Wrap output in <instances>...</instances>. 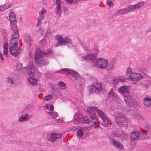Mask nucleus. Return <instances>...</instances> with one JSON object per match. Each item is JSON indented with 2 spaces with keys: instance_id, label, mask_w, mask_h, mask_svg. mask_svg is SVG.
Listing matches in <instances>:
<instances>
[{
  "instance_id": "09e8293b",
  "label": "nucleus",
  "mask_w": 151,
  "mask_h": 151,
  "mask_svg": "<svg viewBox=\"0 0 151 151\" xmlns=\"http://www.w3.org/2000/svg\"><path fill=\"white\" fill-rule=\"evenodd\" d=\"M126 73V74H129L131 75L132 73L131 70L130 68L128 69Z\"/></svg>"
},
{
  "instance_id": "6e6d98bb",
  "label": "nucleus",
  "mask_w": 151,
  "mask_h": 151,
  "mask_svg": "<svg viewBox=\"0 0 151 151\" xmlns=\"http://www.w3.org/2000/svg\"><path fill=\"white\" fill-rule=\"evenodd\" d=\"M40 43H42L43 44H44L45 42V40L44 39H42L41 41H40Z\"/></svg>"
},
{
  "instance_id": "8fccbe9b",
  "label": "nucleus",
  "mask_w": 151,
  "mask_h": 151,
  "mask_svg": "<svg viewBox=\"0 0 151 151\" xmlns=\"http://www.w3.org/2000/svg\"><path fill=\"white\" fill-rule=\"evenodd\" d=\"M56 14L57 15H58L60 17L61 14L60 10H57L56 9Z\"/></svg>"
},
{
  "instance_id": "20e7f679",
  "label": "nucleus",
  "mask_w": 151,
  "mask_h": 151,
  "mask_svg": "<svg viewBox=\"0 0 151 151\" xmlns=\"http://www.w3.org/2000/svg\"><path fill=\"white\" fill-rule=\"evenodd\" d=\"M141 131L137 129L134 130L131 134V138L133 140L143 139L146 138V137L143 134L147 133V131L144 129L141 130Z\"/></svg>"
},
{
  "instance_id": "ddd939ff",
  "label": "nucleus",
  "mask_w": 151,
  "mask_h": 151,
  "mask_svg": "<svg viewBox=\"0 0 151 151\" xmlns=\"http://www.w3.org/2000/svg\"><path fill=\"white\" fill-rule=\"evenodd\" d=\"M98 54V52H96L93 54H89L83 56L82 57V58L87 61H92L93 63V62H96V60H95Z\"/></svg>"
},
{
  "instance_id": "58836bf2",
  "label": "nucleus",
  "mask_w": 151,
  "mask_h": 151,
  "mask_svg": "<svg viewBox=\"0 0 151 151\" xmlns=\"http://www.w3.org/2000/svg\"><path fill=\"white\" fill-rule=\"evenodd\" d=\"M47 11L44 8H43L39 12V15H43L46 13Z\"/></svg>"
},
{
  "instance_id": "de8ad7c7",
  "label": "nucleus",
  "mask_w": 151,
  "mask_h": 151,
  "mask_svg": "<svg viewBox=\"0 0 151 151\" xmlns=\"http://www.w3.org/2000/svg\"><path fill=\"white\" fill-rule=\"evenodd\" d=\"M118 77L119 79V81H121L122 82L124 81L125 79V78L124 77Z\"/></svg>"
},
{
  "instance_id": "7ed1b4c3",
  "label": "nucleus",
  "mask_w": 151,
  "mask_h": 151,
  "mask_svg": "<svg viewBox=\"0 0 151 151\" xmlns=\"http://www.w3.org/2000/svg\"><path fill=\"white\" fill-rule=\"evenodd\" d=\"M51 52L50 50H48L43 52H42L39 49L36 50L34 56V60L35 63L37 65L42 64L44 65L42 54L44 53L45 55H48L51 54Z\"/></svg>"
},
{
  "instance_id": "393cba45",
  "label": "nucleus",
  "mask_w": 151,
  "mask_h": 151,
  "mask_svg": "<svg viewBox=\"0 0 151 151\" xmlns=\"http://www.w3.org/2000/svg\"><path fill=\"white\" fill-rule=\"evenodd\" d=\"M29 83L32 85H36L37 84V81L36 79L33 77H30L29 78Z\"/></svg>"
},
{
  "instance_id": "49530a36",
  "label": "nucleus",
  "mask_w": 151,
  "mask_h": 151,
  "mask_svg": "<svg viewBox=\"0 0 151 151\" xmlns=\"http://www.w3.org/2000/svg\"><path fill=\"white\" fill-rule=\"evenodd\" d=\"M58 85L60 87H65L66 86V84L65 83L63 82H59L58 83Z\"/></svg>"
},
{
  "instance_id": "cd10ccee",
  "label": "nucleus",
  "mask_w": 151,
  "mask_h": 151,
  "mask_svg": "<svg viewBox=\"0 0 151 151\" xmlns=\"http://www.w3.org/2000/svg\"><path fill=\"white\" fill-rule=\"evenodd\" d=\"M136 118L138 120V122L139 124H142L144 123L145 122L144 119L141 115H138L136 116Z\"/></svg>"
},
{
  "instance_id": "a878e982",
  "label": "nucleus",
  "mask_w": 151,
  "mask_h": 151,
  "mask_svg": "<svg viewBox=\"0 0 151 151\" xmlns=\"http://www.w3.org/2000/svg\"><path fill=\"white\" fill-rule=\"evenodd\" d=\"M128 89V88L127 86H124L119 89V91L121 93L124 94L127 91Z\"/></svg>"
},
{
  "instance_id": "2f4dec72",
  "label": "nucleus",
  "mask_w": 151,
  "mask_h": 151,
  "mask_svg": "<svg viewBox=\"0 0 151 151\" xmlns=\"http://www.w3.org/2000/svg\"><path fill=\"white\" fill-rule=\"evenodd\" d=\"M60 0H56V4L57 5L56 9L57 10H60L61 9V5L62 2Z\"/></svg>"
},
{
  "instance_id": "ea45409f",
  "label": "nucleus",
  "mask_w": 151,
  "mask_h": 151,
  "mask_svg": "<svg viewBox=\"0 0 151 151\" xmlns=\"http://www.w3.org/2000/svg\"><path fill=\"white\" fill-rule=\"evenodd\" d=\"M52 96V95H49L46 96L44 97V100L45 101L50 100L51 99Z\"/></svg>"
},
{
  "instance_id": "c756f323",
  "label": "nucleus",
  "mask_w": 151,
  "mask_h": 151,
  "mask_svg": "<svg viewBox=\"0 0 151 151\" xmlns=\"http://www.w3.org/2000/svg\"><path fill=\"white\" fill-rule=\"evenodd\" d=\"M22 63H20L18 65H17L16 67V69L19 71V72H22L23 71L26 70V68H23L21 67L22 66Z\"/></svg>"
},
{
  "instance_id": "a211bd4d",
  "label": "nucleus",
  "mask_w": 151,
  "mask_h": 151,
  "mask_svg": "<svg viewBox=\"0 0 151 151\" xmlns=\"http://www.w3.org/2000/svg\"><path fill=\"white\" fill-rule=\"evenodd\" d=\"M71 40L67 37H64L62 38L61 40L58 41L56 45L57 46H59L61 45H66L68 44L71 42Z\"/></svg>"
},
{
  "instance_id": "aec40b11",
  "label": "nucleus",
  "mask_w": 151,
  "mask_h": 151,
  "mask_svg": "<svg viewBox=\"0 0 151 151\" xmlns=\"http://www.w3.org/2000/svg\"><path fill=\"white\" fill-rule=\"evenodd\" d=\"M82 115L80 114H77L74 116V120L77 124L82 123Z\"/></svg>"
},
{
  "instance_id": "a18cd8bd",
  "label": "nucleus",
  "mask_w": 151,
  "mask_h": 151,
  "mask_svg": "<svg viewBox=\"0 0 151 151\" xmlns=\"http://www.w3.org/2000/svg\"><path fill=\"white\" fill-rule=\"evenodd\" d=\"M63 10L64 11V13L67 14L68 15L69 14V11L68 9L66 7H64L63 8Z\"/></svg>"
},
{
  "instance_id": "5701e85b",
  "label": "nucleus",
  "mask_w": 151,
  "mask_h": 151,
  "mask_svg": "<svg viewBox=\"0 0 151 151\" xmlns=\"http://www.w3.org/2000/svg\"><path fill=\"white\" fill-rule=\"evenodd\" d=\"M25 40L27 43L29 45H31L33 42L32 37L29 34L25 36Z\"/></svg>"
},
{
  "instance_id": "412c9836",
  "label": "nucleus",
  "mask_w": 151,
  "mask_h": 151,
  "mask_svg": "<svg viewBox=\"0 0 151 151\" xmlns=\"http://www.w3.org/2000/svg\"><path fill=\"white\" fill-rule=\"evenodd\" d=\"M127 14L126 8L120 9L115 11L114 15L115 16H118L120 15H124Z\"/></svg>"
},
{
  "instance_id": "f704fd0d",
  "label": "nucleus",
  "mask_w": 151,
  "mask_h": 151,
  "mask_svg": "<svg viewBox=\"0 0 151 151\" xmlns=\"http://www.w3.org/2000/svg\"><path fill=\"white\" fill-rule=\"evenodd\" d=\"M91 86L95 87H98L99 88H102L101 84L100 83H97V82H94L92 84Z\"/></svg>"
},
{
  "instance_id": "39448f33",
  "label": "nucleus",
  "mask_w": 151,
  "mask_h": 151,
  "mask_svg": "<svg viewBox=\"0 0 151 151\" xmlns=\"http://www.w3.org/2000/svg\"><path fill=\"white\" fill-rule=\"evenodd\" d=\"M58 72L67 75L68 77L72 80H75L79 77V74L77 72L67 68L61 69Z\"/></svg>"
},
{
  "instance_id": "0eeeda50",
  "label": "nucleus",
  "mask_w": 151,
  "mask_h": 151,
  "mask_svg": "<svg viewBox=\"0 0 151 151\" xmlns=\"http://www.w3.org/2000/svg\"><path fill=\"white\" fill-rule=\"evenodd\" d=\"M93 64L96 67L100 68L102 69H105L107 67L108 62L104 59L99 58L96 60V62H93Z\"/></svg>"
},
{
  "instance_id": "37998d69",
  "label": "nucleus",
  "mask_w": 151,
  "mask_h": 151,
  "mask_svg": "<svg viewBox=\"0 0 151 151\" xmlns=\"http://www.w3.org/2000/svg\"><path fill=\"white\" fill-rule=\"evenodd\" d=\"M55 38L56 40L58 41H60L62 38V36L59 34L55 36Z\"/></svg>"
},
{
  "instance_id": "e433bc0d",
  "label": "nucleus",
  "mask_w": 151,
  "mask_h": 151,
  "mask_svg": "<svg viewBox=\"0 0 151 151\" xmlns=\"http://www.w3.org/2000/svg\"><path fill=\"white\" fill-rule=\"evenodd\" d=\"M116 96V94L113 91V89H111L110 92L108 94V96L110 97H115Z\"/></svg>"
},
{
  "instance_id": "2eb2a0df",
  "label": "nucleus",
  "mask_w": 151,
  "mask_h": 151,
  "mask_svg": "<svg viewBox=\"0 0 151 151\" xmlns=\"http://www.w3.org/2000/svg\"><path fill=\"white\" fill-rule=\"evenodd\" d=\"M143 77L140 73H132L129 76V79L132 81H136L142 79Z\"/></svg>"
},
{
  "instance_id": "6e6552de",
  "label": "nucleus",
  "mask_w": 151,
  "mask_h": 151,
  "mask_svg": "<svg viewBox=\"0 0 151 151\" xmlns=\"http://www.w3.org/2000/svg\"><path fill=\"white\" fill-rule=\"evenodd\" d=\"M144 3V2L142 1L134 5L128 6L126 8L127 13L138 10L143 6Z\"/></svg>"
},
{
  "instance_id": "4468645a",
  "label": "nucleus",
  "mask_w": 151,
  "mask_h": 151,
  "mask_svg": "<svg viewBox=\"0 0 151 151\" xmlns=\"http://www.w3.org/2000/svg\"><path fill=\"white\" fill-rule=\"evenodd\" d=\"M62 136V135L60 134L52 133L50 134L49 139L51 142L54 143L56 141H58Z\"/></svg>"
},
{
  "instance_id": "5fc2aeb1",
  "label": "nucleus",
  "mask_w": 151,
  "mask_h": 151,
  "mask_svg": "<svg viewBox=\"0 0 151 151\" xmlns=\"http://www.w3.org/2000/svg\"><path fill=\"white\" fill-rule=\"evenodd\" d=\"M82 47L83 48V49L85 50H87L88 47H87L83 46V45H82Z\"/></svg>"
},
{
  "instance_id": "4be33fe9",
  "label": "nucleus",
  "mask_w": 151,
  "mask_h": 151,
  "mask_svg": "<svg viewBox=\"0 0 151 151\" xmlns=\"http://www.w3.org/2000/svg\"><path fill=\"white\" fill-rule=\"evenodd\" d=\"M113 145L116 147H119L121 149L124 148L123 146L118 140L114 139L112 141Z\"/></svg>"
},
{
  "instance_id": "a19ab883",
  "label": "nucleus",
  "mask_w": 151,
  "mask_h": 151,
  "mask_svg": "<svg viewBox=\"0 0 151 151\" xmlns=\"http://www.w3.org/2000/svg\"><path fill=\"white\" fill-rule=\"evenodd\" d=\"M83 133L81 129L78 130L77 132V135L80 137H81L83 135Z\"/></svg>"
},
{
  "instance_id": "9b49d317",
  "label": "nucleus",
  "mask_w": 151,
  "mask_h": 151,
  "mask_svg": "<svg viewBox=\"0 0 151 151\" xmlns=\"http://www.w3.org/2000/svg\"><path fill=\"white\" fill-rule=\"evenodd\" d=\"M21 48L18 47L17 45L10 46L9 51L12 55L17 56L20 53Z\"/></svg>"
},
{
  "instance_id": "f8f14e48",
  "label": "nucleus",
  "mask_w": 151,
  "mask_h": 151,
  "mask_svg": "<svg viewBox=\"0 0 151 151\" xmlns=\"http://www.w3.org/2000/svg\"><path fill=\"white\" fill-rule=\"evenodd\" d=\"M45 106L47 110L50 111V112H48L47 111H45L48 115L54 118H56L58 116L57 112L52 111L54 108V106L52 105L47 104Z\"/></svg>"
},
{
  "instance_id": "7c9ffc66",
  "label": "nucleus",
  "mask_w": 151,
  "mask_h": 151,
  "mask_svg": "<svg viewBox=\"0 0 151 151\" xmlns=\"http://www.w3.org/2000/svg\"><path fill=\"white\" fill-rule=\"evenodd\" d=\"M115 68V67L113 64L111 63L109 64L108 63L107 67L106 69L108 70H112L114 69Z\"/></svg>"
},
{
  "instance_id": "b1692460",
  "label": "nucleus",
  "mask_w": 151,
  "mask_h": 151,
  "mask_svg": "<svg viewBox=\"0 0 151 151\" xmlns=\"http://www.w3.org/2000/svg\"><path fill=\"white\" fill-rule=\"evenodd\" d=\"M102 90V88L91 86L90 89V92L91 93H97Z\"/></svg>"
},
{
  "instance_id": "603ef678",
  "label": "nucleus",
  "mask_w": 151,
  "mask_h": 151,
  "mask_svg": "<svg viewBox=\"0 0 151 151\" xmlns=\"http://www.w3.org/2000/svg\"><path fill=\"white\" fill-rule=\"evenodd\" d=\"M66 2L68 4H71L73 2V0H65Z\"/></svg>"
},
{
  "instance_id": "bb28decb",
  "label": "nucleus",
  "mask_w": 151,
  "mask_h": 151,
  "mask_svg": "<svg viewBox=\"0 0 151 151\" xmlns=\"http://www.w3.org/2000/svg\"><path fill=\"white\" fill-rule=\"evenodd\" d=\"M3 52L4 55H7L8 51V44L7 42H6L4 43L3 46Z\"/></svg>"
},
{
  "instance_id": "423d86ee",
  "label": "nucleus",
  "mask_w": 151,
  "mask_h": 151,
  "mask_svg": "<svg viewBox=\"0 0 151 151\" xmlns=\"http://www.w3.org/2000/svg\"><path fill=\"white\" fill-rule=\"evenodd\" d=\"M12 31L10 39V46L17 45L19 42V30L18 29H16Z\"/></svg>"
},
{
  "instance_id": "6ab92c4d",
  "label": "nucleus",
  "mask_w": 151,
  "mask_h": 151,
  "mask_svg": "<svg viewBox=\"0 0 151 151\" xmlns=\"http://www.w3.org/2000/svg\"><path fill=\"white\" fill-rule=\"evenodd\" d=\"M28 75L30 76L34 75L35 71V69L33 65V62L29 63V66L27 68Z\"/></svg>"
},
{
  "instance_id": "4d7b16f0",
  "label": "nucleus",
  "mask_w": 151,
  "mask_h": 151,
  "mask_svg": "<svg viewBox=\"0 0 151 151\" xmlns=\"http://www.w3.org/2000/svg\"><path fill=\"white\" fill-rule=\"evenodd\" d=\"M127 134H125V136H124V137L125 138L127 137Z\"/></svg>"
},
{
  "instance_id": "473e14b6",
  "label": "nucleus",
  "mask_w": 151,
  "mask_h": 151,
  "mask_svg": "<svg viewBox=\"0 0 151 151\" xmlns=\"http://www.w3.org/2000/svg\"><path fill=\"white\" fill-rule=\"evenodd\" d=\"M10 7L9 5L8 4L0 6V11H3L7 9Z\"/></svg>"
},
{
  "instance_id": "f03ea898",
  "label": "nucleus",
  "mask_w": 151,
  "mask_h": 151,
  "mask_svg": "<svg viewBox=\"0 0 151 151\" xmlns=\"http://www.w3.org/2000/svg\"><path fill=\"white\" fill-rule=\"evenodd\" d=\"M114 116H115L116 122L119 127H124L126 129L128 128L127 120L124 114L121 113H118Z\"/></svg>"
},
{
  "instance_id": "f257e3e1",
  "label": "nucleus",
  "mask_w": 151,
  "mask_h": 151,
  "mask_svg": "<svg viewBox=\"0 0 151 151\" xmlns=\"http://www.w3.org/2000/svg\"><path fill=\"white\" fill-rule=\"evenodd\" d=\"M87 112L89 114L90 122L93 127L96 128L99 126L97 119L95 116L96 112L103 120L105 126H110V123L106 115L97 108L95 107H89L87 110Z\"/></svg>"
},
{
  "instance_id": "3c124183",
  "label": "nucleus",
  "mask_w": 151,
  "mask_h": 151,
  "mask_svg": "<svg viewBox=\"0 0 151 151\" xmlns=\"http://www.w3.org/2000/svg\"><path fill=\"white\" fill-rule=\"evenodd\" d=\"M56 120L57 122L60 123H62L63 122L62 119L60 118H58V119H56Z\"/></svg>"
},
{
  "instance_id": "c85d7f7f",
  "label": "nucleus",
  "mask_w": 151,
  "mask_h": 151,
  "mask_svg": "<svg viewBox=\"0 0 151 151\" xmlns=\"http://www.w3.org/2000/svg\"><path fill=\"white\" fill-rule=\"evenodd\" d=\"M144 103L146 106H149L151 104V98H146L144 100Z\"/></svg>"
},
{
  "instance_id": "864d4df0",
  "label": "nucleus",
  "mask_w": 151,
  "mask_h": 151,
  "mask_svg": "<svg viewBox=\"0 0 151 151\" xmlns=\"http://www.w3.org/2000/svg\"><path fill=\"white\" fill-rule=\"evenodd\" d=\"M0 58L3 61H4V58L3 57L2 54L0 52Z\"/></svg>"
},
{
  "instance_id": "dca6fc26",
  "label": "nucleus",
  "mask_w": 151,
  "mask_h": 151,
  "mask_svg": "<svg viewBox=\"0 0 151 151\" xmlns=\"http://www.w3.org/2000/svg\"><path fill=\"white\" fill-rule=\"evenodd\" d=\"M18 118V122H26L28 121L29 119V115L27 113H23Z\"/></svg>"
},
{
  "instance_id": "4c0bfd02",
  "label": "nucleus",
  "mask_w": 151,
  "mask_h": 151,
  "mask_svg": "<svg viewBox=\"0 0 151 151\" xmlns=\"http://www.w3.org/2000/svg\"><path fill=\"white\" fill-rule=\"evenodd\" d=\"M112 134L113 135L116 137H120V134H119V131H114L112 132Z\"/></svg>"
},
{
  "instance_id": "f3484780",
  "label": "nucleus",
  "mask_w": 151,
  "mask_h": 151,
  "mask_svg": "<svg viewBox=\"0 0 151 151\" xmlns=\"http://www.w3.org/2000/svg\"><path fill=\"white\" fill-rule=\"evenodd\" d=\"M5 82L8 86L13 87L14 86L15 81L11 76H8L5 78Z\"/></svg>"
},
{
  "instance_id": "c9c22d12",
  "label": "nucleus",
  "mask_w": 151,
  "mask_h": 151,
  "mask_svg": "<svg viewBox=\"0 0 151 151\" xmlns=\"http://www.w3.org/2000/svg\"><path fill=\"white\" fill-rule=\"evenodd\" d=\"M82 122L83 123H87L89 122V119L88 117L87 116H83L82 118Z\"/></svg>"
},
{
  "instance_id": "c03bdc74",
  "label": "nucleus",
  "mask_w": 151,
  "mask_h": 151,
  "mask_svg": "<svg viewBox=\"0 0 151 151\" xmlns=\"http://www.w3.org/2000/svg\"><path fill=\"white\" fill-rule=\"evenodd\" d=\"M114 81L115 84H117L119 82V79L118 77L115 78L114 79Z\"/></svg>"
},
{
  "instance_id": "1a4fd4ad",
  "label": "nucleus",
  "mask_w": 151,
  "mask_h": 151,
  "mask_svg": "<svg viewBox=\"0 0 151 151\" xmlns=\"http://www.w3.org/2000/svg\"><path fill=\"white\" fill-rule=\"evenodd\" d=\"M124 98L126 104L129 106L134 107L137 105L136 100L132 99L129 94L125 96Z\"/></svg>"
},
{
  "instance_id": "9d476101",
  "label": "nucleus",
  "mask_w": 151,
  "mask_h": 151,
  "mask_svg": "<svg viewBox=\"0 0 151 151\" xmlns=\"http://www.w3.org/2000/svg\"><path fill=\"white\" fill-rule=\"evenodd\" d=\"M9 20L10 23V27L12 30L18 29L16 25L17 21L15 14L13 12H11L9 15Z\"/></svg>"
},
{
  "instance_id": "13d9d810",
  "label": "nucleus",
  "mask_w": 151,
  "mask_h": 151,
  "mask_svg": "<svg viewBox=\"0 0 151 151\" xmlns=\"http://www.w3.org/2000/svg\"><path fill=\"white\" fill-rule=\"evenodd\" d=\"M41 29H42V28H39V30H41Z\"/></svg>"
},
{
  "instance_id": "72a5a7b5",
  "label": "nucleus",
  "mask_w": 151,
  "mask_h": 151,
  "mask_svg": "<svg viewBox=\"0 0 151 151\" xmlns=\"http://www.w3.org/2000/svg\"><path fill=\"white\" fill-rule=\"evenodd\" d=\"M45 17L43 15H39V16L38 19V23L37 24V27L40 26L41 24L40 22L41 20L44 19Z\"/></svg>"
},
{
  "instance_id": "79ce46f5",
  "label": "nucleus",
  "mask_w": 151,
  "mask_h": 151,
  "mask_svg": "<svg viewBox=\"0 0 151 151\" xmlns=\"http://www.w3.org/2000/svg\"><path fill=\"white\" fill-rule=\"evenodd\" d=\"M107 4L110 8H112L114 6V4L109 0H107Z\"/></svg>"
}]
</instances>
